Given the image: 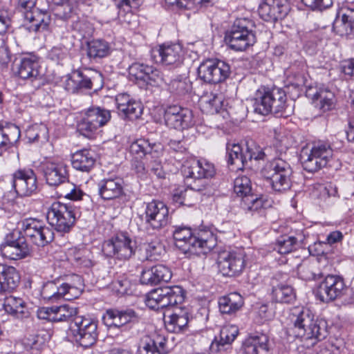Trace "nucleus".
<instances>
[{"mask_svg":"<svg viewBox=\"0 0 354 354\" xmlns=\"http://www.w3.org/2000/svg\"><path fill=\"white\" fill-rule=\"evenodd\" d=\"M80 80L79 71L73 73L70 76L67 77L64 82L65 89L72 93H79L78 84Z\"/></svg>","mask_w":354,"mask_h":354,"instance_id":"nucleus-61","label":"nucleus"},{"mask_svg":"<svg viewBox=\"0 0 354 354\" xmlns=\"http://www.w3.org/2000/svg\"><path fill=\"white\" fill-rule=\"evenodd\" d=\"M1 255L10 260H19L26 257L29 254L28 245L19 230H14L7 234L1 245Z\"/></svg>","mask_w":354,"mask_h":354,"instance_id":"nucleus-13","label":"nucleus"},{"mask_svg":"<svg viewBox=\"0 0 354 354\" xmlns=\"http://www.w3.org/2000/svg\"><path fill=\"white\" fill-rule=\"evenodd\" d=\"M234 191L237 196L243 198V202L250 210H257L263 206L262 197L258 198L251 194L250 179L245 176H239L234 180Z\"/></svg>","mask_w":354,"mask_h":354,"instance_id":"nucleus-26","label":"nucleus"},{"mask_svg":"<svg viewBox=\"0 0 354 354\" xmlns=\"http://www.w3.org/2000/svg\"><path fill=\"white\" fill-rule=\"evenodd\" d=\"M26 137L29 142H45L48 138V129L44 124H35L26 129Z\"/></svg>","mask_w":354,"mask_h":354,"instance_id":"nucleus-44","label":"nucleus"},{"mask_svg":"<svg viewBox=\"0 0 354 354\" xmlns=\"http://www.w3.org/2000/svg\"><path fill=\"white\" fill-rule=\"evenodd\" d=\"M166 342L165 337L160 335L146 336L141 341L139 354H166Z\"/></svg>","mask_w":354,"mask_h":354,"instance_id":"nucleus-34","label":"nucleus"},{"mask_svg":"<svg viewBox=\"0 0 354 354\" xmlns=\"http://www.w3.org/2000/svg\"><path fill=\"white\" fill-rule=\"evenodd\" d=\"M190 315L186 309H178L169 317L165 326L169 332L179 333L183 331L188 325Z\"/></svg>","mask_w":354,"mask_h":354,"instance_id":"nucleus-38","label":"nucleus"},{"mask_svg":"<svg viewBox=\"0 0 354 354\" xmlns=\"http://www.w3.org/2000/svg\"><path fill=\"white\" fill-rule=\"evenodd\" d=\"M239 334V328L234 325L224 326L220 331V340L218 342V349H224L225 345H230Z\"/></svg>","mask_w":354,"mask_h":354,"instance_id":"nucleus-50","label":"nucleus"},{"mask_svg":"<svg viewBox=\"0 0 354 354\" xmlns=\"http://www.w3.org/2000/svg\"><path fill=\"white\" fill-rule=\"evenodd\" d=\"M313 103L322 112H326L335 107V95L326 89L319 90L314 94Z\"/></svg>","mask_w":354,"mask_h":354,"instance_id":"nucleus-42","label":"nucleus"},{"mask_svg":"<svg viewBox=\"0 0 354 354\" xmlns=\"http://www.w3.org/2000/svg\"><path fill=\"white\" fill-rule=\"evenodd\" d=\"M244 301L238 292H231L218 299V308L222 314H233L239 310L243 306Z\"/></svg>","mask_w":354,"mask_h":354,"instance_id":"nucleus-37","label":"nucleus"},{"mask_svg":"<svg viewBox=\"0 0 354 354\" xmlns=\"http://www.w3.org/2000/svg\"><path fill=\"white\" fill-rule=\"evenodd\" d=\"M183 174L185 179H194V183L203 188V190L210 192V187L207 184L205 178L214 176L215 174L214 166L205 159L194 160L190 165H185L183 169Z\"/></svg>","mask_w":354,"mask_h":354,"instance_id":"nucleus-16","label":"nucleus"},{"mask_svg":"<svg viewBox=\"0 0 354 354\" xmlns=\"http://www.w3.org/2000/svg\"><path fill=\"white\" fill-rule=\"evenodd\" d=\"M272 286V298L278 303H291L295 299L293 288L288 285L279 283L276 278L270 281Z\"/></svg>","mask_w":354,"mask_h":354,"instance_id":"nucleus-36","label":"nucleus"},{"mask_svg":"<svg viewBox=\"0 0 354 354\" xmlns=\"http://www.w3.org/2000/svg\"><path fill=\"white\" fill-rule=\"evenodd\" d=\"M169 222V214L167 207L160 211L154 218L149 221L146 225L147 227L158 230L165 227Z\"/></svg>","mask_w":354,"mask_h":354,"instance_id":"nucleus-58","label":"nucleus"},{"mask_svg":"<svg viewBox=\"0 0 354 354\" xmlns=\"http://www.w3.org/2000/svg\"><path fill=\"white\" fill-rule=\"evenodd\" d=\"M102 252L108 257L126 261L135 254V243L127 233H118L104 242Z\"/></svg>","mask_w":354,"mask_h":354,"instance_id":"nucleus-11","label":"nucleus"},{"mask_svg":"<svg viewBox=\"0 0 354 354\" xmlns=\"http://www.w3.org/2000/svg\"><path fill=\"white\" fill-rule=\"evenodd\" d=\"M201 111L206 113L213 115L219 113L223 108V99L222 95L210 93L202 96L199 101Z\"/></svg>","mask_w":354,"mask_h":354,"instance_id":"nucleus-39","label":"nucleus"},{"mask_svg":"<svg viewBox=\"0 0 354 354\" xmlns=\"http://www.w3.org/2000/svg\"><path fill=\"white\" fill-rule=\"evenodd\" d=\"M71 162L74 169L82 171H88L93 167L95 159L92 151L82 149L73 154Z\"/></svg>","mask_w":354,"mask_h":354,"instance_id":"nucleus-40","label":"nucleus"},{"mask_svg":"<svg viewBox=\"0 0 354 354\" xmlns=\"http://www.w3.org/2000/svg\"><path fill=\"white\" fill-rule=\"evenodd\" d=\"M164 119L167 127L178 130L189 129L194 125L192 111L176 105L170 106L165 110Z\"/></svg>","mask_w":354,"mask_h":354,"instance_id":"nucleus-22","label":"nucleus"},{"mask_svg":"<svg viewBox=\"0 0 354 354\" xmlns=\"http://www.w3.org/2000/svg\"><path fill=\"white\" fill-rule=\"evenodd\" d=\"M291 174L290 166L281 158L272 160L267 167V180L275 192H282L290 188Z\"/></svg>","mask_w":354,"mask_h":354,"instance_id":"nucleus-12","label":"nucleus"},{"mask_svg":"<svg viewBox=\"0 0 354 354\" xmlns=\"http://www.w3.org/2000/svg\"><path fill=\"white\" fill-rule=\"evenodd\" d=\"M259 336L250 337L243 344L246 354H264L266 352V343Z\"/></svg>","mask_w":354,"mask_h":354,"instance_id":"nucleus-54","label":"nucleus"},{"mask_svg":"<svg viewBox=\"0 0 354 354\" xmlns=\"http://www.w3.org/2000/svg\"><path fill=\"white\" fill-rule=\"evenodd\" d=\"M4 310L9 314L18 316L24 313V302L22 299L12 295L6 297L3 301Z\"/></svg>","mask_w":354,"mask_h":354,"instance_id":"nucleus-53","label":"nucleus"},{"mask_svg":"<svg viewBox=\"0 0 354 354\" xmlns=\"http://www.w3.org/2000/svg\"><path fill=\"white\" fill-rule=\"evenodd\" d=\"M230 74V66L224 61L209 59L203 62L198 68V77L209 84L225 80Z\"/></svg>","mask_w":354,"mask_h":354,"instance_id":"nucleus-15","label":"nucleus"},{"mask_svg":"<svg viewBox=\"0 0 354 354\" xmlns=\"http://www.w3.org/2000/svg\"><path fill=\"white\" fill-rule=\"evenodd\" d=\"M19 281L20 276L15 267L0 264V292H10Z\"/></svg>","mask_w":354,"mask_h":354,"instance_id":"nucleus-32","label":"nucleus"},{"mask_svg":"<svg viewBox=\"0 0 354 354\" xmlns=\"http://www.w3.org/2000/svg\"><path fill=\"white\" fill-rule=\"evenodd\" d=\"M252 106L254 115L263 120L266 111V86H262L257 90L252 100Z\"/></svg>","mask_w":354,"mask_h":354,"instance_id":"nucleus-55","label":"nucleus"},{"mask_svg":"<svg viewBox=\"0 0 354 354\" xmlns=\"http://www.w3.org/2000/svg\"><path fill=\"white\" fill-rule=\"evenodd\" d=\"M245 255L242 251H224L218 254L217 264L219 271L224 276L239 274L245 267Z\"/></svg>","mask_w":354,"mask_h":354,"instance_id":"nucleus-19","label":"nucleus"},{"mask_svg":"<svg viewBox=\"0 0 354 354\" xmlns=\"http://www.w3.org/2000/svg\"><path fill=\"white\" fill-rule=\"evenodd\" d=\"M297 333V335L301 337L302 346L306 348H312L327 336L326 322L314 317L308 324H305L304 329H299Z\"/></svg>","mask_w":354,"mask_h":354,"instance_id":"nucleus-18","label":"nucleus"},{"mask_svg":"<svg viewBox=\"0 0 354 354\" xmlns=\"http://www.w3.org/2000/svg\"><path fill=\"white\" fill-rule=\"evenodd\" d=\"M77 316V308L68 304L53 306V322H73Z\"/></svg>","mask_w":354,"mask_h":354,"instance_id":"nucleus-46","label":"nucleus"},{"mask_svg":"<svg viewBox=\"0 0 354 354\" xmlns=\"http://www.w3.org/2000/svg\"><path fill=\"white\" fill-rule=\"evenodd\" d=\"M314 317L315 315L310 309L301 306L292 308L290 314V322L297 331L304 329L305 324H308Z\"/></svg>","mask_w":354,"mask_h":354,"instance_id":"nucleus-41","label":"nucleus"},{"mask_svg":"<svg viewBox=\"0 0 354 354\" xmlns=\"http://www.w3.org/2000/svg\"><path fill=\"white\" fill-rule=\"evenodd\" d=\"M175 245L185 254H207L216 245V239L212 231L199 230L193 233L189 227H176L173 232Z\"/></svg>","mask_w":354,"mask_h":354,"instance_id":"nucleus-1","label":"nucleus"},{"mask_svg":"<svg viewBox=\"0 0 354 354\" xmlns=\"http://www.w3.org/2000/svg\"><path fill=\"white\" fill-rule=\"evenodd\" d=\"M267 6H268L267 15L273 21L283 18L287 14L288 8L285 0H267Z\"/></svg>","mask_w":354,"mask_h":354,"instance_id":"nucleus-47","label":"nucleus"},{"mask_svg":"<svg viewBox=\"0 0 354 354\" xmlns=\"http://www.w3.org/2000/svg\"><path fill=\"white\" fill-rule=\"evenodd\" d=\"M102 319L107 327L120 328L130 323L138 322L140 317L133 309L129 308L122 310L109 309L106 310Z\"/></svg>","mask_w":354,"mask_h":354,"instance_id":"nucleus-28","label":"nucleus"},{"mask_svg":"<svg viewBox=\"0 0 354 354\" xmlns=\"http://www.w3.org/2000/svg\"><path fill=\"white\" fill-rule=\"evenodd\" d=\"M67 53V49L63 46L53 47L48 53V57L53 61L59 62L63 59Z\"/></svg>","mask_w":354,"mask_h":354,"instance_id":"nucleus-64","label":"nucleus"},{"mask_svg":"<svg viewBox=\"0 0 354 354\" xmlns=\"http://www.w3.org/2000/svg\"><path fill=\"white\" fill-rule=\"evenodd\" d=\"M124 180L118 176L109 177L98 183V192L105 201L118 198L124 195Z\"/></svg>","mask_w":354,"mask_h":354,"instance_id":"nucleus-29","label":"nucleus"},{"mask_svg":"<svg viewBox=\"0 0 354 354\" xmlns=\"http://www.w3.org/2000/svg\"><path fill=\"white\" fill-rule=\"evenodd\" d=\"M68 191L66 192L64 194V197L67 199L71 201H80L82 200L83 196L86 194L82 192V190L78 187L77 185L73 183H68Z\"/></svg>","mask_w":354,"mask_h":354,"instance_id":"nucleus-63","label":"nucleus"},{"mask_svg":"<svg viewBox=\"0 0 354 354\" xmlns=\"http://www.w3.org/2000/svg\"><path fill=\"white\" fill-rule=\"evenodd\" d=\"M80 214V209L75 206L57 201L48 208L46 218L55 230L66 233L71 230Z\"/></svg>","mask_w":354,"mask_h":354,"instance_id":"nucleus-4","label":"nucleus"},{"mask_svg":"<svg viewBox=\"0 0 354 354\" xmlns=\"http://www.w3.org/2000/svg\"><path fill=\"white\" fill-rule=\"evenodd\" d=\"M333 152L330 144L324 142L313 143L310 149L303 148L300 160L304 169L310 173L319 171L327 165Z\"/></svg>","mask_w":354,"mask_h":354,"instance_id":"nucleus-6","label":"nucleus"},{"mask_svg":"<svg viewBox=\"0 0 354 354\" xmlns=\"http://www.w3.org/2000/svg\"><path fill=\"white\" fill-rule=\"evenodd\" d=\"M272 146L278 151H283L288 148L286 138L281 128L274 129L273 131Z\"/></svg>","mask_w":354,"mask_h":354,"instance_id":"nucleus-59","label":"nucleus"},{"mask_svg":"<svg viewBox=\"0 0 354 354\" xmlns=\"http://www.w3.org/2000/svg\"><path fill=\"white\" fill-rule=\"evenodd\" d=\"M87 46V55L91 58H102L109 53V44L104 40H93L88 42Z\"/></svg>","mask_w":354,"mask_h":354,"instance_id":"nucleus-45","label":"nucleus"},{"mask_svg":"<svg viewBox=\"0 0 354 354\" xmlns=\"http://www.w3.org/2000/svg\"><path fill=\"white\" fill-rule=\"evenodd\" d=\"M251 22L245 19H237L226 32L225 41L229 47L236 51H243L256 42V37L250 29Z\"/></svg>","mask_w":354,"mask_h":354,"instance_id":"nucleus-7","label":"nucleus"},{"mask_svg":"<svg viewBox=\"0 0 354 354\" xmlns=\"http://www.w3.org/2000/svg\"><path fill=\"white\" fill-rule=\"evenodd\" d=\"M73 322V326H71V328L73 336L86 330L87 328L91 327L92 325H97L96 322L93 319L77 315L74 317Z\"/></svg>","mask_w":354,"mask_h":354,"instance_id":"nucleus-57","label":"nucleus"},{"mask_svg":"<svg viewBox=\"0 0 354 354\" xmlns=\"http://www.w3.org/2000/svg\"><path fill=\"white\" fill-rule=\"evenodd\" d=\"M13 75L24 80L34 89L40 88L44 84V74L42 72L38 56L27 53L15 58L11 68Z\"/></svg>","mask_w":354,"mask_h":354,"instance_id":"nucleus-3","label":"nucleus"},{"mask_svg":"<svg viewBox=\"0 0 354 354\" xmlns=\"http://www.w3.org/2000/svg\"><path fill=\"white\" fill-rule=\"evenodd\" d=\"M12 187L19 196H30L37 190V180L32 169H19L12 175Z\"/></svg>","mask_w":354,"mask_h":354,"instance_id":"nucleus-24","label":"nucleus"},{"mask_svg":"<svg viewBox=\"0 0 354 354\" xmlns=\"http://www.w3.org/2000/svg\"><path fill=\"white\" fill-rule=\"evenodd\" d=\"M111 118V111L100 106H92L85 110L77 123V131L88 138H94L100 129Z\"/></svg>","mask_w":354,"mask_h":354,"instance_id":"nucleus-5","label":"nucleus"},{"mask_svg":"<svg viewBox=\"0 0 354 354\" xmlns=\"http://www.w3.org/2000/svg\"><path fill=\"white\" fill-rule=\"evenodd\" d=\"M346 290L343 278L329 274L319 284L317 293L322 301L328 303L340 297Z\"/></svg>","mask_w":354,"mask_h":354,"instance_id":"nucleus-25","label":"nucleus"},{"mask_svg":"<svg viewBox=\"0 0 354 354\" xmlns=\"http://www.w3.org/2000/svg\"><path fill=\"white\" fill-rule=\"evenodd\" d=\"M200 192L204 195L209 194L208 191L203 190V188L196 184V182L189 185V188H180L175 191L173 194V202L178 206H192L196 199L194 197L195 192Z\"/></svg>","mask_w":354,"mask_h":354,"instance_id":"nucleus-33","label":"nucleus"},{"mask_svg":"<svg viewBox=\"0 0 354 354\" xmlns=\"http://www.w3.org/2000/svg\"><path fill=\"white\" fill-rule=\"evenodd\" d=\"M97 335V325H92L91 327H88L86 330L77 334L74 337L80 346L88 348L95 343Z\"/></svg>","mask_w":354,"mask_h":354,"instance_id":"nucleus-49","label":"nucleus"},{"mask_svg":"<svg viewBox=\"0 0 354 354\" xmlns=\"http://www.w3.org/2000/svg\"><path fill=\"white\" fill-rule=\"evenodd\" d=\"M192 88L190 80L183 75H178L168 84V89L174 95L182 96L191 91Z\"/></svg>","mask_w":354,"mask_h":354,"instance_id":"nucleus-43","label":"nucleus"},{"mask_svg":"<svg viewBox=\"0 0 354 354\" xmlns=\"http://www.w3.org/2000/svg\"><path fill=\"white\" fill-rule=\"evenodd\" d=\"M71 28L81 38L91 36L93 31V25L84 17L73 19Z\"/></svg>","mask_w":354,"mask_h":354,"instance_id":"nucleus-51","label":"nucleus"},{"mask_svg":"<svg viewBox=\"0 0 354 354\" xmlns=\"http://www.w3.org/2000/svg\"><path fill=\"white\" fill-rule=\"evenodd\" d=\"M129 73L135 80L153 86H158L166 82L160 71L144 64L138 62L132 64L129 67Z\"/></svg>","mask_w":354,"mask_h":354,"instance_id":"nucleus-21","label":"nucleus"},{"mask_svg":"<svg viewBox=\"0 0 354 354\" xmlns=\"http://www.w3.org/2000/svg\"><path fill=\"white\" fill-rule=\"evenodd\" d=\"M297 245V239L292 236H282L279 237L274 245L273 250L278 253L286 254L293 251Z\"/></svg>","mask_w":354,"mask_h":354,"instance_id":"nucleus-52","label":"nucleus"},{"mask_svg":"<svg viewBox=\"0 0 354 354\" xmlns=\"http://www.w3.org/2000/svg\"><path fill=\"white\" fill-rule=\"evenodd\" d=\"M39 169L46 183L57 187L68 183V166L59 160H46L40 164Z\"/></svg>","mask_w":354,"mask_h":354,"instance_id":"nucleus-17","label":"nucleus"},{"mask_svg":"<svg viewBox=\"0 0 354 354\" xmlns=\"http://www.w3.org/2000/svg\"><path fill=\"white\" fill-rule=\"evenodd\" d=\"M5 138L8 141V148L16 142L20 138L21 132L19 127L12 124L6 128H3Z\"/></svg>","mask_w":354,"mask_h":354,"instance_id":"nucleus-62","label":"nucleus"},{"mask_svg":"<svg viewBox=\"0 0 354 354\" xmlns=\"http://www.w3.org/2000/svg\"><path fill=\"white\" fill-rule=\"evenodd\" d=\"M21 230L25 236L35 245L44 247L51 243L54 239L53 230L46 226L43 221L28 218L21 223Z\"/></svg>","mask_w":354,"mask_h":354,"instance_id":"nucleus-14","label":"nucleus"},{"mask_svg":"<svg viewBox=\"0 0 354 354\" xmlns=\"http://www.w3.org/2000/svg\"><path fill=\"white\" fill-rule=\"evenodd\" d=\"M302 3L312 10L322 11L333 5V0H301Z\"/></svg>","mask_w":354,"mask_h":354,"instance_id":"nucleus-60","label":"nucleus"},{"mask_svg":"<svg viewBox=\"0 0 354 354\" xmlns=\"http://www.w3.org/2000/svg\"><path fill=\"white\" fill-rule=\"evenodd\" d=\"M185 292L179 286H165L151 291L147 296L145 304L151 309L159 310L182 304Z\"/></svg>","mask_w":354,"mask_h":354,"instance_id":"nucleus-8","label":"nucleus"},{"mask_svg":"<svg viewBox=\"0 0 354 354\" xmlns=\"http://www.w3.org/2000/svg\"><path fill=\"white\" fill-rule=\"evenodd\" d=\"M184 51L179 44H163L152 50L151 56L156 63L165 66H178L183 59Z\"/></svg>","mask_w":354,"mask_h":354,"instance_id":"nucleus-20","label":"nucleus"},{"mask_svg":"<svg viewBox=\"0 0 354 354\" xmlns=\"http://www.w3.org/2000/svg\"><path fill=\"white\" fill-rule=\"evenodd\" d=\"M73 283H63L58 286L54 281L45 283L41 289V295L44 299L49 301H56L61 298L72 300L77 298L83 288L82 279L79 275L73 277Z\"/></svg>","mask_w":354,"mask_h":354,"instance_id":"nucleus-9","label":"nucleus"},{"mask_svg":"<svg viewBox=\"0 0 354 354\" xmlns=\"http://www.w3.org/2000/svg\"><path fill=\"white\" fill-rule=\"evenodd\" d=\"M37 0H17L18 8L23 13V26L30 32L46 30L50 23L51 18L47 10L35 7Z\"/></svg>","mask_w":354,"mask_h":354,"instance_id":"nucleus-10","label":"nucleus"},{"mask_svg":"<svg viewBox=\"0 0 354 354\" xmlns=\"http://www.w3.org/2000/svg\"><path fill=\"white\" fill-rule=\"evenodd\" d=\"M162 150L163 147L160 143L151 142L144 138L136 139L129 147V152L136 161L156 159L161 156Z\"/></svg>","mask_w":354,"mask_h":354,"instance_id":"nucleus-23","label":"nucleus"},{"mask_svg":"<svg viewBox=\"0 0 354 354\" xmlns=\"http://www.w3.org/2000/svg\"><path fill=\"white\" fill-rule=\"evenodd\" d=\"M171 278V272L164 265L158 264L142 270L140 282L145 285H156L161 281H169Z\"/></svg>","mask_w":354,"mask_h":354,"instance_id":"nucleus-31","label":"nucleus"},{"mask_svg":"<svg viewBox=\"0 0 354 354\" xmlns=\"http://www.w3.org/2000/svg\"><path fill=\"white\" fill-rule=\"evenodd\" d=\"M166 207L164 203L159 201L153 200L149 203H145V212L142 215L145 224L152 220L156 215L160 213V211H162Z\"/></svg>","mask_w":354,"mask_h":354,"instance_id":"nucleus-56","label":"nucleus"},{"mask_svg":"<svg viewBox=\"0 0 354 354\" xmlns=\"http://www.w3.org/2000/svg\"><path fill=\"white\" fill-rule=\"evenodd\" d=\"M286 94L281 88H274L267 91V111H270L276 117H281L285 109Z\"/></svg>","mask_w":354,"mask_h":354,"instance_id":"nucleus-35","label":"nucleus"},{"mask_svg":"<svg viewBox=\"0 0 354 354\" xmlns=\"http://www.w3.org/2000/svg\"><path fill=\"white\" fill-rule=\"evenodd\" d=\"M342 15H338L333 24V29L340 36L354 34V4L344 8Z\"/></svg>","mask_w":354,"mask_h":354,"instance_id":"nucleus-30","label":"nucleus"},{"mask_svg":"<svg viewBox=\"0 0 354 354\" xmlns=\"http://www.w3.org/2000/svg\"><path fill=\"white\" fill-rule=\"evenodd\" d=\"M115 102L119 115L129 120L138 119L142 114L143 107L140 102L127 93L118 94Z\"/></svg>","mask_w":354,"mask_h":354,"instance_id":"nucleus-27","label":"nucleus"},{"mask_svg":"<svg viewBox=\"0 0 354 354\" xmlns=\"http://www.w3.org/2000/svg\"><path fill=\"white\" fill-rule=\"evenodd\" d=\"M142 250L145 254L140 258L142 261H156L164 252L162 245L157 241L143 244Z\"/></svg>","mask_w":354,"mask_h":354,"instance_id":"nucleus-48","label":"nucleus"},{"mask_svg":"<svg viewBox=\"0 0 354 354\" xmlns=\"http://www.w3.org/2000/svg\"><path fill=\"white\" fill-rule=\"evenodd\" d=\"M227 163L232 169L241 170L248 166V162L263 160L264 147L254 140L246 138L241 144L227 143L226 145Z\"/></svg>","mask_w":354,"mask_h":354,"instance_id":"nucleus-2","label":"nucleus"}]
</instances>
